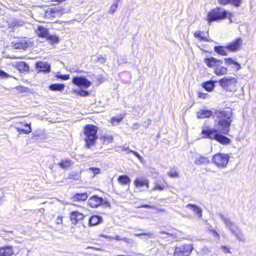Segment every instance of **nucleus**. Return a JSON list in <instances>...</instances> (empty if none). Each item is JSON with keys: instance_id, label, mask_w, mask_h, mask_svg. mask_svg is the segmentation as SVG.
Segmentation results:
<instances>
[{"instance_id": "nucleus-1", "label": "nucleus", "mask_w": 256, "mask_h": 256, "mask_svg": "<svg viewBox=\"0 0 256 256\" xmlns=\"http://www.w3.org/2000/svg\"><path fill=\"white\" fill-rule=\"evenodd\" d=\"M232 111L230 110H216L213 116L216 118V122L218 127L219 132L224 134H228L231 122H232Z\"/></svg>"}, {"instance_id": "nucleus-2", "label": "nucleus", "mask_w": 256, "mask_h": 256, "mask_svg": "<svg viewBox=\"0 0 256 256\" xmlns=\"http://www.w3.org/2000/svg\"><path fill=\"white\" fill-rule=\"evenodd\" d=\"M218 128H211L206 125H204L201 132L202 137L204 138L215 140L222 144L230 143V140L226 136L218 134Z\"/></svg>"}, {"instance_id": "nucleus-3", "label": "nucleus", "mask_w": 256, "mask_h": 256, "mask_svg": "<svg viewBox=\"0 0 256 256\" xmlns=\"http://www.w3.org/2000/svg\"><path fill=\"white\" fill-rule=\"evenodd\" d=\"M98 130V127L92 124H88L85 126L84 130V140L88 148H90L94 144L98 138L96 134Z\"/></svg>"}, {"instance_id": "nucleus-4", "label": "nucleus", "mask_w": 256, "mask_h": 256, "mask_svg": "<svg viewBox=\"0 0 256 256\" xmlns=\"http://www.w3.org/2000/svg\"><path fill=\"white\" fill-rule=\"evenodd\" d=\"M228 16L230 22H232V14H228L222 8H217L212 10L208 15V20L210 23L214 21L223 20Z\"/></svg>"}, {"instance_id": "nucleus-5", "label": "nucleus", "mask_w": 256, "mask_h": 256, "mask_svg": "<svg viewBox=\"0 0 256 256\" xmlns=\"http://www.w3.org/2000/svg\"><path fill=\"white\" fill-rule=\"evenodd\" d=\"M229 158L230 157L228 154L219 153L213 156L212 162L218 167L224 168L227 166Z\"/></svg>"}, {"instance_id": "nucleus-6", "label": "nucleus", "mask_w": 256, "mask_h": 256, "mask_svg": "<svg viewBox=\"0 0 256 256\" xmlns=\"http://www.w3.org/2000/svg\"><path fill=\"white\" fill-rule=\"evenodd\" d=\"M192 250V244H184L180 246H176L174 250V256H188Z\"/></svg>"}, {"instance_id": "nucleus-7", "label": "nucleus", "mask_w": 256, "mask_h": 256, "mask_svg": "<svg viewBox=\"0 0 256 256\" xmlns=\"http://www.w3.org/2000/svg\"><path fill=\"white\" fill-rule=\"evenodd\" d=\"M72 83L79 86L88 88L90 86L92 82L83 76H76L72 79Z\"/></svg>"}, {"instance_id": "nucleus-8", "label": "nucleus", "mask_w": 256, "mask_h": 256, "mask_svg": "<svg viewBox=\"0 0 256 256\" xmlns=\"http://www.w3.org/2000/svg\"><path fill=\"white\" fill-rule=\"evenodd\" d=\"M242 44V40L240 38H238L226 45L228 50L232 52H234L240 50Z\"/></svg>"}, {"instance_id": "nucleus-9", "label": "nucleus", "mask_w": 256, "mask_h": 256, "mask_svg": "<svg viewBox=\"0 0 256 256\" xmlns=\"http://www.w3.org/2000/svg\"><path fill=\"white\" fill-rule=\"evenodd\" d=\"M236 82V80L235 78L226 76L220 79L219 84L222 88H228L229 86L234 85Z\"/></svg>"}, {"instance_id": "nucleus-10", "label": "nucleus", "mask_w": 256, "mask_h": 256, "mask_svg": "<svg viewBox=\"0 0 256 256\" xmlns=\"http://www.w3.org/2000/svg\"><path fill=\"white\" fill-rule=\"evenodd\" d=\"M218 216L222 220L226 228L230 230L231 232L238 228V226L232 222L230 218L222 214H218Z\"/></svg>"}, {"instance_id": "nucleus-11", "label": "nucleus", "mask_w": 256, "mask_h": 256, "mask_svg": "<svg viewBox=\"0 0 256 256\" xmlns=\"http://www.w3.org/2000/svg\"><path fill=\"white\" fill-rule=\"evenodd\" d=\"M36 68L38 72L49 73L51 70L50 65L46 62L39 61L36 64Z\"/></svg>"}, {"instance_id": "nucleus-12", "label": "nucleus", "mask_w": 256, "mask_h": 256, "mask_svg": "<svg viewBox=\"0 0 256 256\" xmlns=\"http://www.w3.org/2000/svg\"><path fill=\"white\" fill-rule=\"evenodd\" d=\"M104 200L101 197H98L97 196H94L90 197L88 200V204L90 207L94 208H97L100 206Z\"/></svg>"}, {"instance_id": "nucleus-13", "label": "nucleus", "mask_w": 256, "mask_h": 256, "mask_svg": "<svg viewBox=\"0 0 256 256\" xmlns=\"http://www.w3.org/2000/svg\"><path fill=\"white\" fill-rule=\"evenodd\" d=\"M204 62L210 68H216V65H218L219 62L220 64H223V61L221 60H218L213 57H210L204 58Z\"/></svg>"}, {"instance_id": "nucleus-14", "label": "nucleus", "mask_w": 256, "mask_h": 256, "mask_svg": "<svg viewBox=\"0 0 256 256\" xmlns=\"http://www.w3.org/2000/svg\"><path fill=\"white\" fill-rule=\"evenodd\" d=\"M186 208L192 210L198 218H202V210L198 206L194 204H189L186 206Z\"/></svg>"}, {"instance_id": "nucleus-15", "label": "nucleus", "mask_w": 256, "mask_h": 256, "mask_svg": "<svg viewBox=\"0 0 256 256\" xmlns=\"http://www.w3.org/2000/svg\"><path fill=\"white\" fill-rule=\"evenodd\" d=\"M84 218V214L77 211H73L70 214V220L72 224H76L78 221L82 220Z\"/></svg>"}, {"instance_id": "nucleus-16", "label": "nucleus", "mask_w": 256, "mask_h": 256, "mask_svg": "<svg viewBox=\"0 0 256 256\" xmlns=\"http://www.w3.org/2000/svg\"><path fill=\"white\" fill-rule=\"evenodd\" d=\"M14 254L12 246L0 247V256H12Z\"/></svg>"}, {"instance_id": "nucleus-17", "label": "nucleus", "mask_w": 256, "mask_h": 256, "mask_svg": "<svg viewBox=\"0 0 256 256\" xmlns=\"http://www.w3.org/2000/svg\"><path fill=\"white\" fill-rule=\"evenodd\" d=\"M222 64H220V62L216 65L214 69V73L216 75L218 76H220L222 75L226 74L228 73V68L226 67L222 66L221 65Z\"/></svg>"}, {"instance_id": "nucleus-18", "label": "nucleus", "mask_w": 256, "mask_h": 256, "mask_svg": "<svg viewBox=\"0 0 256 256\" xmlns=\"http://www.w3.org/2000/svg\"><path fill=\"white\" fill-rule=\"evenodd\" d=\"M15 48L25 50L28 46V43L25 39L18 40L14 45Z\"/></svg>"}, {"instance_id": "nucleus-19", "label": "nucleus", "mask_w": 256, "mask_h": 256, "mask_svg": "<svg viewBox=\"0 0 256 256\" xmlns=\"http://www.w3.org/2000/svg\"><path fill=\"white\" fill-rule=\"evenodd\" d=\"M134 184L138 188H141L146 186V188H149L148 180L146 179L136 178L134 181Z\"/></svg>"}, {"instance_id": "nucleus-20", "label": "nucleus", "mask_w": 256, "mask_h": 256, "mask_svg": "<svg viewBox=\"0 0 256 256\" xmlns=\"http://www.w3.org/2000/svg\"><path fill=\"white\" fill-rule=\"evenodd\" d=\"M36 34L39 37L46 38L49 34L48 29L42 26H38Z\"/></svg>"}, {"instance_id": "nucleus-21", "label": "nucleus", "mask_w": 256, "mask_h": 256, "mask_svg": "<svg viewBox=\"0 0 256 256\" xmlns=\"http://www.w3.org/2000/svg\"><path fill=\"white\" fill-rule=\"evenodd\" d=\"M102 222V216L97 215L92 216L89 219V225L90 226H96Z\"/></svg>"}, {"instance_id": "nucleus-22", "label": "nucleus", "mask_w": 256, "mask_h": 256, "mask_svg": "<svg viewBox=\"0 0 256 256\" xmlns=\"http://www.w3.org/2000/svg\"><path fill=\"white\" fill-rule=\"evenodd\" d=\"M16 66L20 72H28L29 71V66L24 62H18L16 63Z\"/></svg>"}, {"instance_id": "nucleus-23", "label": "nucleus", "mask_w": 256, "mask_h": 256, "mask_svg": "<svg viewBox=\"0 0 256 256\" xmlns=\"http://www.w3.org/2000/svg\"><path fill=\"white\" fill-rule=\"evenodd\" d=\"M214 114L210 110H200L197 113V116L198 118H209Z\"/></svg>"}, {"instance_id": "nucleus-24", "label": "nucleus", "mask_w": 256, "mask_h": 256, "mask_svg": "<svg viewBox=\"0 0 256 256\" xmlns=\"http://www.w3.org/2000/svg\"><path fill=\"white\" fill-rule=\"evenodd\" d=\"M210 162V160L206 157L200 156L196 158L194 164L196 165L207 164Z\"/></svg>"}, {"instance_id": "nucleus-25", "label": "nucleus", "mask_w": 256, "mask_h": 256, "mask_svg": "<svg viewBox=\"0 0 256 256\" xmlns=\"http://www.w3.org/2000/svg\"><path fill=\"white\" fill-rule=\"evenodd\" d=\"M65 85L62 84H54L49 86L48 88L52 91L62 92L64 90Z\"/></svg>"}, {"instance_id": "nucleus-26", "label": "nucleus", "mask_w": 256, "mask_h": 256, "mask_svg": "<svg viewBox=\"0 0 256 256\" xmlns=\"http://www.w3.org/2000/svg\"><path fill=\"white\" fill-rule=\"evenodd\" d=\"M226 50H228L226 46H215L214 48V52L222 56H226L228 54Z\"/></svg>"}, {"instance_id": "nucleus-27", "label": "nucleus", "mask_w": 256, "mask_h": 256, "mask_svg": "<svg viewBox=\"0 0 256 256\" xmlns=\"http://www.w3.org/2000/svg\"><path fill=\"white\" fill-rule=\"evenodd\" d=\"M88 198V195L86 192L80 194L77 193L75 194V195L72 197V200L74 201H84L86 200Z\"/></svg>"}, {"instance_id": "nucleus-28", "label": "nucleus", "mask_w": 256, "mask_h": 256, "mask_svg": "<svg viewBox=\"0 0 256 256\" xmlns=\"http://www.w3.org/2000/svg\"><path fill=\"white\" fill-rule=\"evenodd\" d=\"M73 164L72 161L70 160L66 159L62 160L58 164V165L62 168L66 169L69 167H70L71 166H72Z\"/></svg>"}, {"instance_id": "nucleus-29", "label": "nucleus", "mask_w": 256, "mask_h": 256, "mask_svg": "<svg viewBox=\"0 0 256 256\" xmlns=\"http://www.w3.org/2000/svg\"><path fill=\"white\" fill-rule=\"evenodd\" d=\"M24 126L27 128H21L18 126H14V128L16 129L18 132L20 134V133H24L26 134H28L32 132V129L30 124H24Z\"/></svg>"}, {"instance_id": "nucleus-30", "label": "nucleus", "mask_w": 256, "mask_h": 256, "mask_svg": "<svg viewBox=\"0 0 256 256\" xmlns=\"http://www.w3.org/2000/svg\"><path fill=\"white\" fill-rule=\"evenodd\" d=\"M118 182L123 185L128 184L130 182V179L126 175H121L118 178Z\"/></svg>"}, {"instance_id": "nucleus-31", "label": "nucleus", "mask_w": 256, "mask_h": 256, "mask_svg": "<svg viewBox=\"0 0 256 256\" xmlns=\"http://www.w3.org/2000/svg\"><path fill=\"white\" fill-rule=\"evenodd\" d=\"M232 233L236 237V238L241 242H244L245 239L242 232L237 228Z\"/></svg>"}, {"instance_id": "nucleus-32", "label": "nucleus", "mask_w": 256, "mask_h": 256, "mask_svg": "<svg viewBox=\"0 0 256 256\" xmlns=\"http://www.w3.org/2000/svg\"><path fill=\"white\" fill-rule=\"evenodd\" d=\"M202 86L206 90L210 92L213 90L214 87V84L212 81H208L204 83Z\"/></svg>"}, {"instance_id": "nucleus-33", "label": "nucleus", "mask_w": 256, "mask_h": 256, "mask_svg": "<svg viewBox=\"0 0 256 256\" xmlns=\"http://www.w3.org/2000/svg\"><path fill=\"white\" fill-rule=\"evenodd\" d=\"M93 58H96L94 60L98 63L100 64H104L106 62V56H104L101 54H98L96 56H93Z\"/></svg>"}, {"instance_id": "nucleus-34", "label": "nucleus", "mask_w": 256, "mask_h": 256, "mask_svg": "<svg viewBox=\"0 0 256 256\" xmlns=\"http://www.w3.org/2000/svg\"><path fill=\"white\" fill-rule=\"evenodd\" d=\"M104 143L109 144L113 142L114 138L112 135L104 134L102 138Z\"/></svg>"}, {"instance_id": "nucleus-35", "label": "nucleus", "mask_w": 256, "mask_h": 256, "mask_svg": "<svg viewBox=\"0 0 256 256\" xmlns=\"http://www.w3.org/2000/svg\"><path fill=\"white\" fill-rule=\"evenodd\" d=\"M46 39L50 41L52 44L58 43L59 42V38L55 35H48Z\"/></svg>"}, {"instance_id": "nucleus-36", "label": "nucleus", "mask_w": 256, "mask_h": 256, "mask_svg": "<svg viewBox=\"0 0 256 256\" xmlns=\"http://www.w3.org/2000/svg\"><path fill=\"white\" fill-rule=\"evenodd\" d=\"M202 32L200 30L194 33V37L200 39V40L208 41L206 38L202 34Z\"/></svg>"}, {"instance_id": "nucleus-37", "label": "nucleus", "mask_w": 256, "mask_h": 256, "mask_svg": "<svg viewBox=\"0 0 256 256\" xmlns=\"http://www.w3.org/2000/svg\"><path fill=\"white\" fill-rule=\"evenodd\" d=\"M168 174L170 178H178L179 174L174 168H171L168 172Z\"/></svg>"}, {"instance_id": "nucleus-38", "label": "nucleus", "mask_w": 256, "mask_h": 256, "mask_svg": "<svg viewBox=\"0 0 256 256\" xmlns=\"http://www.w3.org/2000/svg\"><path fill=\"white\" fill-rule=\"evenodd\" d=\"M128 150V152H127V154H129V153H132V154H134L140 161H142V158L138 154V152H135V151H134L132 150H128V148H124L122 149V150Z\"/></svg>"}, {"instance_id": "nucleus-39", "label": "nucleus", "mask_w": 256, "mask_h": 256, "mask_svg": "<svg viewBox=\"0 0 256 256\" xmlns=\"http://www.w3.org/2000/svg\"><path fill=\"white\" fill-rule=\"evenodd\" d=\"M124 116H120L118 117H113L111 120V122L113 125L118 124L123 119Z\"/></svg>"}, {"instance_id": "nucleus-40", "label": "nucleus", "mask_w": 256, "mask_h": 256, "mask_svg": "<svg viewBox=\"0 0 256 256\" xmlns=\"http://www.w3.org/2000/svg\"><path fill=\"white\" fill-rule=\"evenodd\" d=\"M120 0H114V4L111 6L109 12L114 14L118 8V4Z\"/></svg>"}, {"instance_id": "nucleus-41", "label": "nucleus", "mask_w": 256, "mask_h": 256, "mask_svg": "<svg viewBox=\"0 0 256 256\" xmlns=\"http://www.w3.org/2000/svg\"><path fill=\"white\" fill-rule=\"evenodd\" d=\"M112 239H114V240H123L124 242H126V243H130V240L129 239V238H122V237H120V236H116L114 238H112Z\"/></svg>"}, {"instance_id": "nucleus-42", "label": "nucleus", "mask_w": 256, "mask_h": 256, "mask_svg": "<svg viewBox=\"0 0 256 256\" xmlns=\"http://www.w3.org/2000/svg\"><path fill=\"white\" fill-rule=\"evenodd\" d=\"M224 60L226 64L227 65L234 64L236 62V61L232 58H224Z\"/></svg>"}, {"instance_id": "nucleus-43", "label": "nucleus", "mask_w": 256, "mask_h": 256, "mask_svg": "<svg viewBox=\"0 0 256 256\" xmlns=\"http://www.w3.org/2000/svg\"><path fill=\"white\" fill-rule=\"evenodd\" d=\"M224 60L226 64L227 65L234 64L236 62V61L232 58H224Z\"/></svg>"}, {"instance_id": "nucleus-44", "label": "nucleus", "mask_w": 256, "mask_h": 256, "mask_svg": "<svg viewBox=\"0 0 256 256\" xmlns=\"http://www.w3.org/2000/svg\"><path fill=\"white\" fill-rule=\"evenodd\" d=\"M89 170L94 173V176L99 174L100 172V170L99 168L91 167L89 168Z\"/></svg>"}, {"instance_id": "nucleus-45", "label": "nucleus", "mask_w": 256, "mask_h": 256, "mask_svg": "<svg viewBox=\"0 0 256 256\" xmlns=\"http://www.w3.org/2000/svg\"><path fill=\"white\" fill-rule=\"evenodd\" d=\"M9 77H12L11 76L8 74L6 73L2 70H0V78H6Z\"/></svg>"}, {"instance_id": "nucleus-46", "label": "nucleus", "mask_w": 256, "mask_h": 256, "mask_svg": "<svg viewBox=\"0 0 256 256\" xmlns=\"http://www.w3.org/2000/svg\"><path fill=\"white\" fill-rule=\"evenodd\" d=\"M56 76L60 79L63 80H68L69 79L70 76L68 74H57Z\"/></svg>"}, {"instance_id": "nucleus-47", "label": "nucleus", "mask_w": 256, "mask_h": 256, "mask_svg": "<svg viewBox=\"0 0 256 256\" xmlns=\"http://www.w3.org/2000/svg\"><path fill=\"white\" fill-rule=\"evenodd\" d=\"M198 96L200 98H202L203 99L207 98L209 97V94L206 93H204L202 92H198Z\"/></svg>"}, {"instance_id": "nucleus-48", "label": "nucleus", "mask_w": 256, "mask_h": 256, "mask_svg": "<svg viewBox=\"0 0 256 256\" xmlns=\"http://www.w3.org/2000/svg\"><path fill=\"white\" fill-rule=\"evenodd\" d=\"M242 0H230V3L235 6H239L241 4Z\"/></svg>"}, {"instance_id": "nucleus-49", "label": "nucleus", "mask_w": 256, "mask_h": 256, "mask_svg": "<svg viewBox=\"0 0 256 256\" xmlns=\"http://www.w3.org/2000/svg\"><path fill=\"white\" fill-rule=\"evenodd\" d=\"M79 95L82 96H86L89 95V92L84 90H80L78 92Z\"/></svg>"}, {"instance_id": "nucleus-50", "label": "nucleus", "mask_w": 256, "mask_h": 256, "mask_svg": "<svg viewBox=\"0 0 256 256\" xmlns=\"http://www.w3.org/2000/svg\"><path fill=\"white\" fill-rule=\"evenodd\" d=\"M164 186H160L158 184H156L154 187L152 188L153 190H164Z\"/></svg>"}, {"instance_id": "nucleus-51", "label": "nucleus", "mask_w": 256, "mask_h": 256, "mask_svg": "<svg viewBox=\"0 0 256 256\" xmlns=\"http://www.w3.org/2000/svg\"><path fill=\"white\" fill-rule=\"evenodd\" d=\"M58 10H56L55 9H50V10H48L46 12L47 14H50L51 16H54L55 13L57 12Z\"/></svg>"}, {"instance_id": "nucleus-52", "label": "nucleus", "mask_w": 256, "mask_h": 256, "mask_svg": "<svg viewBox=\"0 0 256 256\" xmlns=\"http://www.w3.org/2000/svg\"><path fill=\"white\" fill-rule=\"evenodd\" d=\"M233 65L234 66L233 68H234L236 71L241 68L240 64L237 62H236Z\"/></svg>"}, {"instance_id": "nucleus-53", "label": "nucleus", "mask_w": 256, "mask_h": 256, "mask_svg": "<svg viewBox=\"0 0 256 256\" xmlns=\"http://www.w3.org/2000/svg\"><path fill=\"white\" fill-rule=\"evenodd\" d=\"M218 2L222 5H226L230 2V0H218Z\"/></svg>"}, {"instance_id": "nucleus-54", "label": "nucleus", "mask_w": 256, "mask_h": 256, "mask_svg": "<svg viewBox=\"0 0 256 256\" xmlns=\"http://www.w3.org/2000/svg\"><path fill=\"white\" fill-rule=\"evenodd\" d=\"M139 208H156V206H150L149 204H142Z\"/></svg>"}, {"instance_id": "nucleus-55", "label": "nucleus", "mask_w": 256, "mask_h": 256, "mask_svg": "<svg viewBox=\"0 0 256 256\" xmlns=\"http://www.w3.org/2000/svg\"><path fill=\"white\" fill-rule=\"evenodd\" d=\"M134 236H152V234L150 233H142V234H134Z\"/></svg>"}, {"instance_id": "nucleus-56", "label": "nucleus", "mask_w": 256, "mask_h": 256, "mask_svg": "<svg viewBox=\"0 0 256 256\" xmlns=\"http://www.w3.org/2000/svg\"><path fill=\"white\" fill-rule=\"evenodd\" d=\"M56 222L57 224H62V218L60 216L57 217V218H56Z\"/></svg>"}, {"instance_id": "nucleus-57", "label": "nucleus", "mask_w": 256, "mask_h": 256, "mask_svg": "<svg viewBox=\"0 0 256 256\" xmlns=\"http://www.w3.org/2000/svg\"><path fill=\"white\" fill-rule=\"evenodd\" d=\"M222 249L225 254L230 252L229 249L226 246H222Z\"/></svg>"}, {"instance_id": "nucleus-58", "label": "nucleus", "mask_w": 256, "mask_h": 256, "mask_svg": "<svg viewBox=\"0 0 256 256\" xmlns=\"http://www.w3.org/2000/svg\"><path fill=\"white\" fill-rule=\"evenodd\" d=\"M100 236L101 238H108V239H110V240H112V236H107L106 234H100Z\"/></svg>"}, {"instance_id": "nucleus-59", "label": "nucleus", "mask_w": 256, "mask_h": 256, "mask_svg": "<svg viewBox=\"0 0 256 256\" xmlns=\"http://www.w3.org/2000/svg\"><path fill=\"white\" fill-rule=\"evenodd\" d=\"M154 209L157 210L158 212H164V209L157 208L156 207V208H154Z\"/></svg>"}, {"instance_id": "nucleus-60", "label": "nucleus", "mask_w": 256, "mask_h": 256, "mask_svg": "<svg viewBox=\"0 0 256 256\" xmlns=\"http://www.w3.org/2000/svg\"><path fill=\"white\" fill-rule=\"evenodd\" d=\"M213 233L216 234V236H219V234L217 233V232L216 230H214Z\"/></svg>"}, {"instance_id": "nucleus-61", "label": "nucleus", "mask_w": 256, "mask_h": 256, "mask_svg": "<svg viewBox=\"0 0 256 256\" xmlns=\"http://www.w3.org/2000/svg\"><path fill=\"white\" fill-rule=\"evenodd\" d=\"M160 234H168V233L164 232V231H162V232H160Z\"/></svg>"}, {"instance_id": "nucleus-62", "label": "nucleus", "mask_w": 256, "mask_h": 256, "mask_svg": "<svg viewBox=\"0 0 256 256\" xmlns=\"http://www.w3.org/2000/svg\"><path fill=\"white\" fill-rule=\"evenodd\" d=\"M148 121L150 122H151V120H148Z\"/></svg>"}]
</instances>
